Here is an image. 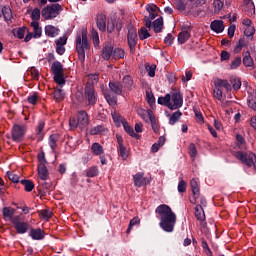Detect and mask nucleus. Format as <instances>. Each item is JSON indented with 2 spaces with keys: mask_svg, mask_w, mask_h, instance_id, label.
Here are the masks:
<instances>
[{
  "mask_svg": "<svg viewBox=\"0 0 256 256\" xmlns=\"http://www.w3.org/2000/svg\"><path fill=\"white\" fill-rule=\"evenodd\" d=\"M26 128L25 126L21 125H14L12 128V138L14 141H21L23 137L25 136Z\"/></svg>",
  "mask_w": 256,
  "mask_h": 256,
  "instance_id": "obj_8",
  "label": "nucleus"
},
{
  "mask_svg": "<svg viewBox=\"0 0 256 256\" xmlns=\"http://www.w3.org/2000/svg\"><path fill=\"white\" fill-rule=\"evenodd\" d=\"M27 101L28 103H30V105H37V101H39V96L37 95V93H32L28 96Z\"/></svg>",
  "mask_w": 256,
  "mask_h": 256,
  "instance_id": "obj_48",
  "label": "nucleus"
},
{
  "mask_svg": "<svg viewBox=\"0 0 256 256\" xmlns=\"http://www.w3.org/2000/svg\"><path fill=\"white\" fill-rule=\"evenodd\" d=\"M153 29L155 33H161V31H163V17H160L153 22Z\"/></svg>",
  "mask_w": 256,
  "mask_h": 256,
  "instance_id": "obj_32",
  "label": "nucleus"
},
{
  "mask_svg": "<svg viewBox=\"0 0 256 256\" xmlns=\"http://www.w3.org/2000/svg\"><path fill=\"white\" fill-rule=\"evenodd\" d=\"M49 146H50V149H52V151L55 152V149H57V135L55 134L50 135Z\"/></svg>",
  "mask_w": 256,
  "mask_h": 256,
  "instance_id": "obj_44",
  "label": "nucleus"
},
{
  "mask_svg": "<svg viewBox=\"0 0 256 256\" xmlns=\"http://www.w3.org/2000/svg\"><path fill=\"white\" fill-rule=\"evenodd\" d=\"M207 3V0H189L186 9L190 15L197 17L201 13V9L199 7H203Z\"/></svg>",
  "mask_w": 256,
  "mask_h": 256,
  "instance_id": "obj_4",
  "label": "nucleus"
},
{
  "mask_svg": "<svg viewBox=\"0 0 256 256\" xmlns=\"http://www.w3.org/2000/svg\"><path fill=\"white\" fill-rule=\"evenodd\" d=\"M52 73L53 75H62L63 74V64L61 62L56 61L52 64Z\"/></svg>",
  "mask_w": 256,
  "mask_h": 256,
  "instance_id": "obj_31",
  "label": "nucleus"
},
{
  "mask_svg": "<svg viewBox=\"0 0 256 256\" xmlns=\"http://www.w3.org/2000/svg\"><path fill=\"white\" fill-rule=\"evenodd\" d=\"M213 95L215 99L221 101V99H223V90H221V88H217L214 86Z\"/></svg>",
  "mask_w": 256,
  "mask_h": 256,
  "instance_id": "obj_51",
  "label": "nucleus"
},
{
  "mask_svg": "<svg viewBox=\"0 0 256 256\" xmlns=\"http://www.w3.org/2000/svg\"><path fill=\"white\" fill-rule=\"evenodd\" d=\"M54 81L55 83L63 87V85L65 84V77L63 76V74H55Z\"/></svg>",
  "mask_w": 256,
  "mask_h": 256,
  "instance_id": "obj_49",
  "label": "nucleus"
},
{
  "mask_svg": "<svg viewBox=\"0 0 256 256\" xmlns=\"http://www.w3.org/2000/svg\"><path fill=\"white\" fill-rule=\"evenodd\" d=\"M15 37L18 39H23L25 37V30L24 28H18L17 30H13Z\"/></svg>",
  "mask_w": 256,
  "mask_h": 256,
  "instance_id": "obj_58",
  "label": "nucleus"
},
{
  "mask_svg": "<svg viewBox=\"0 0 256 256\" xmlns=\"http://www.w3.org/2000/svg\"><path fill=\"white\" fill-rule=\"evenodd\" d=\"M86 175L87 177H97V175H99V168H97V166L89 168Z\"/></svg>",
  "mask_w": 256,
  "mask_h": 256,
  "instance_id": "obj_46",
  "label": "nucleus"
},
{
  "mask_svg": "<svg viewBox=\"0 0 256 256\" xmlns=\"http://www.w3.org/2000/svg\"><path fill=\"white\" fill-rule=\"evenodd\" d=\"M107 128L103 125H98L90 129V135H105Z\"/></svg>",
  "mask_w": 256,
  "mask_h": 256,
  "instance_id": "obj_26",
  "label": "nucleus"
},
{
  "mask_svg": "<svg viewBox=\"0 0 256 256\" xmlns=\"http://www.w3.org/2000/svg\"><path fill=\"white\" fill-rule=\"evenodd\" d=\"M244 35L246 37H253L255 35V27L247 26L244 30Z\"/></svg>",
  "mask_w": 256,
  "mask_h": 256,
  "instance_id": "obj_56",
  "label": "nucleus"
},
{
  "mask_svg": "<svg viewBox=\"0 0 256 256\" xmlns=\"http://www.w3.org/2000/svg\"><path fill=\"white\" fill-rule=\"evenodd\" d=\"M148 118L154 133H157V131H159V127L157 126V120L155 119V114H153V111L148 110Z\"/></svg>",
  "mask_w": 256,
  "mask_h": 256,
  "instance_id": "obj_30",
  "label": "nucleus"
},
{
  "mask_svg": "<svg viewBox=\"0 0 256 256\" xmlns=\"http://www.w3.org/2000/svg\"><path fill=\"white\" fill-rule=\"evenodd\" d=\"M102 57L106 61H109L110 57H113V47L111 45H106L102 50Z\"/></svg>",
  "mask_w": 256,
  "mask_h": 256,
  "instance_id": "obj_28",
  "label": "nucleus"
},
{
  "mask_svg": "<svg viewBox=\"0 0 256 256\" xmlns=\"http://www.w3.org/2000/svg\"><path fill=\"white\" fill-rule=\"evenodd\" d=\"M91 151L94 155L99 156V155H103V153H105V150L103 149V146L97 142H94L91 145Z\"/></svg>",
  "mask_w": 256,
  "mask_h": 256,
  "instance_id": "obj_25",
  "label": "nucleus"
},
{
  "mask_svg": "<svg viewBox=\"0 0 256 256\" xmlns=\"http://www.w3.org/2000/svg\"><path fill=\"white\" fill-rule=\"evenodd\" d=\"M189 155L192 159H195V157H197V148L195 147V144H190Z\"/></svg>",
  "mask_w": 256,
  "mask_h": 256,
  "instance_id": "obj_61",
  "label": "nucleus"
},
{
  "mask_svg": "<svg viewBox=\"0 0 256 256\" xmlns=\"http://www.w3.org/2000/svg\"><path fill=\"white\" fill-rule=\"evenodd\" d=\"M31 19L36 22L41 19V10L39 8H34L32 10Z\"/></svg>",
  "mask_w": 256,
  "mask_h": 256,
  "instance_id": "obj_45",
  "label": "nucleus"
},
{
  "mask_svg": "<svg viewBox=\"0 0 256 256\" xmlns=\"http://www.w3.org/2000/svg\"><path fill=\"white\" fill-rule=\"evenodd\" d=\"M102 93L109 105H117V96L113 95L109 90L102 89Z\"/></svg>",
  "mask_w": 256,
  "mask_h": 256,
  "instance_id": "obj_18",
  "label": "nucleus"
},
{
  "mask_svg": "<svg viewBox=\"0 0 256 256\" xmlns=\"http://www.w3.org/2000/svg\"><path fill=\"white\" fill-rule=\"evenodd\" d=\"M214 13H219L223 9V2L221 0H214L213 2Z\"/></svg>",
  "mask_w": 256,
  "mask_h": 256,
  "instance_id": "obj_53",
  "label": "nucleus"
},
{
  "mask_svg": "<svg viewBox=\"0 0 256 256\" xmlns=\"http://www.w3.org/2000/svg\"><path fill=\"white\" fill-rule=\"evenodd\" d=\"M2 214L5 221H11L12 217L15 215V209L12 207H4L2 209Z\"/></svg>",
  "mask_w": 256,
  "mask_h": 256,
  "instance_id": "obj_23",
  "label": "nucleus"
},
{
  "mask_svg": "<svg viewBox=\"0 0 256 256\" xmlns=\"http://www.w3.org/2000/svg\"><path fill=\"white\" fill-rule=\"evenodd\" d=\"M158 104L159 105H165V107H168L171 104V94H166L164 97L158 98Z\"/></svg>",
  "mask_w": 256,
  "mask_h": 256,
  "instance_id": "obj_34",
  "label": "nucleus"
},
{
  "mask_svg": "<svg viewBox=\"0 0 256 256\" xmlns=\"http://www.w3.org/2000/svg\"><path fill=\"white\" fill-rule=\"evenodd\" d=\"M63 11V7L60 4H52L42 10V17L45 19H55L59 13Z\"/></svg>",
  "mask_w": 256,
  "mask_h": 256,
  "instance_id": "obj_3",
  "label": "nucleus"
},
{
  "mask_svg": "<svg viewBox=\"0 0 256 256\" xmlns=\"http://www.w3.org/2000/svg\"><path fill=\"white\" fill-rule=\"evenodd\" d=\"M174 5L176 9H178V11H185L186 9V4H185V1L183 0H175Z\"/></svg>",
  "mask_w": 256,
  "mask_h": 256,
  "instance_id": "obj_55",
  "label": "nucleus"
},
{
  "mask_svg": "<svg viewBox=\"0 0 256 256\" xmlns=\"http://www.w3.org/2000/svg\"><path fill=\"white\" fill-rule=\"evenodd\" d=\"M45 35H47V37H57V35H59V28L53 25H47L45 26Z\"/></svg>",
  "mask_w": 256,
  "mask_h": 256,
  "instance_id": "obj_22",
  "label": "nucleus"
},
{
  "mask_svg": "<svg viewBox=\"0 0 256 256\" xmlns=\"http://www.w3.org/2000/svg\"><path fill=\"white\" fill-rule=\"evenodd\" d=\"M1 17L4 18V21H6V23H9V21L13 19V12L11 11V8L8 6L0 5V18Z\"/></svg>",
  "mask_w": 256,
  "mask_h": 256,
  "instance_id": "obj_11",
  "label": "nucleus"
},
{
  "mask_svg": "<svg viewBox=\"0 0 256 256\" xmlns=\"http://www.w3.org/2000/svg\"><path fill=\"white\" fill-rule=\"evenodd\" d=\"M63 97H64V95H63V90H56V91L54 92V99H55L56 101H62Z\"/></svg>",
  "mask_w": 256,
  "mask_h": 256,
  "instance_id": "obj_64",
  "label": "nucleus"
},
{
  "mask_svg": "<svg viewBox=\"0 0 256 256\" xmlns=\"http://www.w3.org/2000/svg\"><path fill=\"white\" fill-rule=\"evenodd\" d=\"M29 235L34 241H41L42 239H45V231L41 228L31 229Z\"/></svg>",
  "mask_w": 256,
  "mask_h": 256,
  "instance_id": "obj_13",
  "label": "nucleus"
},
{
  "mask_svg": "<svg viewBox=\"0 0 256 256\" xmlns=\"http://www.w3.org/2000/svg\"><path fill=\"white\" fill-rule=\"evenodd\" d=\"M109 89L112 93H115V95H121V93H123V85H121L120 82H110Z\"/></svg>",
  "mask_w": 256,
  "mask_h": 256,
  "instance_id": "obj_20",
  "label": "nucleus"
},
{
  "mask_svg": "<svg viewBox=\"0 0 256 256\" xmlns=\"http://www.w3.org/2000/svg\"><path fill=\"white\" fill-rule=\"evenodd\" d=\"M253 58L251 57V54L249 52H246L244 54V58H243V64L245 65V67H253Z\"/></svg>",
  "mask_w": 256,
  "mask_h": 256,
  "instance_id": "obj_38",
  "label": "nucleus"
},
{
  "mask_svg": "<svg viewBox=\"0 0 256 256\" xmlns=\"http://www.w3.org/2000/svg\"><path fill=\"white\" fill-rule=\"evenodd\" d=\"M214 87L218 89H221V87H224L226 91H231V84L229 83V81L221 78H216L214 80Z\"/></svg>",
  "mask_w": 256,
  "mask_h": 256,
  "instance_id": "obj_16",
  "label": "nucleus"
},
{
  "mask_svg": "<svg viewBox=\"0 0 256 256\" xmlns=\"http://www.w3.org/2000/svg\"><path fill=\"white\" fill-rule=\"evenodd\" d=\"M155 17H157V12H149V16H145V26L147 29H151V25H153L151 21H153Z\"/></svg>",
  "mask_w": 256,
  "mask_h": 256,
  "instance_id": "obj_36",
  "label": "nucleus"
},
{
  "mask_svg": "<svg viewBox=\"0 0 256 256\" xmlns=\"http://www.w3.org/2000/svg\"><path fill=\"white\" fill-rule=\"evenodd\" d=\"M128 45L130 47V52L135 53V47L137 45V29L133 25H128Z\"/></svg>",
  "mask_w": 256,
  "mask_h": 256,
  "instance_id": "obj_5",
  "label": "nucleus"
},
{
  "mask_svg": "<svg viewBox=\"0 0 256 256\" xmlns=\"http://www.w3.org/2000/svg\"><path fill=\"white\" fill-rule=\"evenodd\" d=\"M40 215L42 219H45L47 221L51 219V217H53V212H51L50 210H42Z\"/></svg>",
  "mask_w": 256,
  "mask_h": 256,
  "instance_id": "obj_57",
  "label": "nucleus"
},
{
  "mask_svg": "<svg viewBox=\"0 0 256 256\" xmlns=\"http://www.w3.org/2000/svg\"><path fill=\"white\" fill-rule=\"evenodd\" d=\"M138 35H139V39L141 41H143L145 39H149V37H151V34H149V31L145 27H142L140 29V31L138 32Z\"/></svg>",
  "mask_w": 256,
  "mask_h": 256,
  "instance_id": "obj_39",
  "label": "nucleus"
},
{
  "mask_svg": "<svg viewBox=\"0 0 256 256\" xmlns=\"http://www.w3.org/2000/svg\"><path fill=\"white\" fill-rule=\"evenodd\" d=\"M194 215L198 221L203 223L205 221V210H203V206H196Z\"/></svg>",
  "mask_w": 256,
  "mask_h": 256,
  "instance_id": "obj_24",
  "label": "nucleus"
},
{
  "mask_svg": "<svg viewBox=\"0 0 256 256\" xmlns=\"http://www.w3.org/2000/svg\"><path fill=\"white\" fill-rule=\"evenodd\" d=\"M7 177L12 181V183H19V175L13 172H7Z\"/></svg>",
  "mask_w": 256,
  "mask_h": 256,
  "instance_id": "obj_59",
  "label": "nucleus"
},
{
  "mask_svg": "<svg viewBox=\"0 0 256 256\" xmlns=\"http://www.w3.org/2000/svg\"><path fill=\"white\" fill-rule=\"evenodd\" d=\"M230 83L233 89H235L236 91L241 89V79H239L238 77H231Z\"/></svg>",
  "mask_w": 256,
  "mask_h": 256,
  "instance_id": "obj_40",
  "label": "nucleus"
},
{
  "mask_svg": "<svg viewBox=\"0 0 256 256\" xmlns=\"http://www.w3.org/2000/svg\"><path fill=\"white\" fill-rule=\"evenodd\" d=\"M112 119L117 127H121V125H123V122L126 121L124 118L121 117V115L117 113H112Z\"/></svg>",
  "mask_w": 256,
  "mask_h": 256,
  "instance_id": "obj_41",
  "label": "nucleus"
},
{
  "mask_svg": "<svg viewBox=\"0 0 256 256\" xmlns=\"http://www.w3.org/2000/svg\"><path fill=\"white\" fill-rule=\"evenodd\" d=\"M160 219V227L166 233H173L177 223V214L167 204L159 205L155 210Z\"/></svg>",
  "mask_w": 256,
  "mask_h": 256,
  "instance_id": "obj_1",
  "label": "nucleus"
},
{
  "mask_svg": "<svg viewBox=\"0 0 256 256\" xmlns=\"http://www.w3.org/2000/svg\"><path fill=\"white\" fill-rule=\"evenodd\" d=\"M143 176V173H138L133 176L135 187H143V185H149V181H147V178Z\"/></svg>",
  "mask_w": 256,
  "mask_h": 256,
  "instance_id": "obj_12",
  "label": "nucleus"
},
{
  "mask_svg": "<svg viewBox=\"0 0 256 256\" xmlns=\"http://www.w3.org/2000/svg\"><path fill=\"white\" fill-rule=\"evenodd\" d=\"M90 85H95L99 81V74H90L88 75Z\"/></svg>",
  "mask_w": 256,
  "mask_h": 256,
  "instance_id": "obj_62",
  "label": "nucleus"
},
{
  "mask_svg": "<svg viewBox=\"0 0 256 256\" xmlns=\"http://www.w3.org/2000/svg\"><path fill=\"white\" fill-rule=\"evenodd\" d=\"M245 47V42L243 39H240L237 45L234 47V53H241V50Z\"/></svg>",
  "mask_w": 256,
  "mask_h": 256,
  "instance_id": "obj_60",
  "label": "nucleus"
},
{
  "mask_svg": "<svg viewBox=\"0 0 256 256\" xmlns=\"http://www.w3.org/2000/svg\"><path fill=\"white\" fill-rule=\"evenodd\" d=\"M125 57V51L121 48H113L112 58L113 59H123Z\"/></svg>",
  "mask_w": 256,
  "mask_h": 256,
  "instance_id": "obj_35",
  "label": "nucleus"
},
{
  "mask_svg": "<svg viewBox=\"0 0 256 256\" xmlns=\"http://www.w3.org/2000/svg\"><path fill=\"white\" fill-rule=\"evenodd\" d=\"M85 98L87 99L89 105H95L97 103V93L95 92V87H93V85H86Z\"/></svg>",
  "mask_w": 256,
  "mask_h": 256,
  "instance_id": "obj_7",
  "label": "nucleus"
},
{
  "mask_svg": "<svg viewBox=\"0 0 256 256\" xmlns=\"http://www.w3.org/2000/svg\"><path fill=\"white\" fill-rule=\"evenodd\" d=\"M155 69H157V66L155 65L146 66V71L148 72L149 77H155Z\"/></svg>",
  "mask_w": 256,
  "mask_h": 256,
  "instance_id": "obj_63",
  "label": "nucleus"
},
{
  "mask_svg": "<svg viewBox=\"0 0 256 256\" xmlns=\"http://www.w3.org/2000/svg\"><path fill=\"white\" fill-rule=\"evenodd\" d=\"M22 185L25 187V191L31 192L35 189V184L31 180H21Z\"/></svg>",
  "mask_w": 256,
  "mask_h": 256,
  "instance_id": "obj_43",
  "label": "nucleus"
},
{
  "mask_svg": "<svg viewBox=\"0 0 256 256\" xmlns=\"http://www.w3.org/2000/svg\"><path fill=\"white\" fill-rule=\"evenodd\" d=\"M210 28L214 33H223L225 31V25L222 20H214L210 24Z\"/></svg>",
  "mask_w": 256,
  "mask_h": 256,
  "instance_id": "obj_14",
  "label": "nucleus"
},
{
  "mask_svg": "<svg viewBox=\"0 0 256 256\" xmlns=\"http://www.w3.org/2000/svg\"><path fill=\"white\" fill-rule=\"evenodd\" d=\"M118 152H119L120 157H122V159L124 161L128 159L129 150H127V148L125 146L118 147Z\"/></svg>",
  "mask_w": 256,
  "mask_h": 256,
  "instance_id": "obj_42",
  "label": "nucleus"
},
{
  "mask_svg": "<svg viewBox=\"0 0 256 256\" xmlns=\"http://www.w3.org/2000/svg\"><path fill=\"white\" fill-rule=\"evenodd\" d=\"M180 107H183V95L177 92L172 93V95H170L169 109L173 111L175 109H180Z\"/></svg>",
  "mask_w": 256,
  "mask_h": 256,
  "instance_id": "obj_6",
  "label": "nucleus"
},
{
  "mask_svg": "<svg viewBox=\"0 0 256 256\" xmlns=\"http://www.w3.org/2000/svg\"><path fill=\"white\" fill-rule=\"evenodd\" d=\"M78 127L80 129H85V127H87V125H89V115H87V112L85 111H80L78 113Z\"/></svg>",
  "mask_w": 256,
  "mask_h": 256,
  "instance_id": "obj_10",
  "label": "nucleus"
},
{
  "mask_svg": "<svg viewBox=\"0 0 256 256\" xmlns=\"http://www.w3.org/2000/svg\"><path fill=\"white\" fill-rule=\"evenodd\" d=\"M122 86L124 89L131 91V89H133V78H131L129 75L124 76L122 80Z\"/></svg>",
  "mask_w": 256,
  "mask_h": 256,
  "instance_id": "obj_29",
  "label": "nucleus"
},
{
  "mask_svg": "<svg viewBox=\"0 0 256 256\" xmlns=\"http://www.w3.org/2000/svg\"><path fill=\"white\" fill-rule=\"evenodd\" d=\"M14 227L17 233H19V235H25V233L29 231V223L27 222H20L16 224Z\"/></svg>",
  "mask_w": 256,
  "mask_h": 256,
  "instance_id": "obj_21",
  "label": "nucleus"
},
{
  "mask_svg": "<svg viewBox=\"0 0 256 256\" xmlns=\"http://www.w3.org/2000/svg\"><path fill=\"white\" fill-rule=\"evenodd\" d=\"M38 175L42 181H47L49 179V171L43 161L38 165Z\"/></svg>",
  "mask_w": 256,
  "mask_h": 256,
  "instance_id": "obj_15",
  "label": "nucleus"
},
{
  "mask_svg": "<svg viewBox=\"0 0 256 256\" xmlns=\"http://www.w3.org/2000/svg\"><path fill=\"white\" fill-rule=\"evenodd\" d=\"M30 27L33 29V38L34 39H39L43 33V29L39 26V22L37 21H32L30 23Z\"/></svg>",
  "mask_w": 256,
  "mask_h": 256,
  "instance_id": "obj_17",
  "label": "nucleus"
},
{
  "mask_svg": "<svg viewBox=\"0 0 256 256\" xmlns=\"http://www.w3.org/2000/svg\"><path fill=\"white\" fill-rule=\"evenodd\" d=\"M96 27L102 33L107 31V16L105 14L101 13L96 16Z\"/></svg>",
  "mask_w": 256,
  "mask_h": 256,
  "instance_id": "obj_9",
  "label": "nucleus"
},
{
  "mask_svg": "<svg viewBox=\"0 0 256 256\" xmlns=\"http://www.w3.org/2000/svg\"><path fill=\"white\" fill-rule=\"evenodd\" d=\"M123 127L126 133L130 135V137H134L135 139H139V134L135 133V130H133V127L129 125V123L126 121L123 122Z\"/></svg>",
  "mask_w": 256,
  "mask_h": 256,
  "instance_id": "obj_27",
  "label": "nucleus"
},
{
  "mask_svg": "<svg viewBox=\"0 0 256 256\" xmlns=\"http://www.w3.org/2000/svg\"><path fill=\"white\" fill-rule=\"evenodd\" d=\"M190 37H191V32H189V30H182L178 34V43H179V45H183V44L187 43V41H189Z\"/></svg>",
  "mask_w": 256,
  "mask_h": 256,
  "instance_id": "obj_19",
  "label": "nucleus"
},
{
  "mask_svg": "<svg viewBox=\"0 0 256 256\" xmlns=\"http://www.w3.org/2000/svg\"><path fill=\"white\" fill-rule=\"evenodd\" d=\"M182 115L183 113L179 110L170 115L169 125H175V123H177L179 119H181Z\"/></svg>",
  "mask_w": 256,
  "mask_h": 256,
  "instance_id": "obj_33",
  "label": "nucleus"
},
{
  "mask_svg": "<svg viewBox=\"0 0 256 256\" xmlns=\"http://www.w3.org/2000/svg\"><path fill=\"white\" fill-rule=\"evenodd\" d=\"M91 45L87 39V31L83 30L81 34L76 36V51L80 63H85V51L90 49Z\"/></svg>",
  "mask_w": 256,
  "mask_h": 256,
  "instance_id": "obj_2",
  "label": "nucleus"
},
{
  "mask_svg": "<svg viewBox=\"0 0 256 256\" xmlns=\"http://www.w3.org/2000/svg\"><path fill=\"white\" fill-rule=\"evenodd\" d=\"M146 97L149 105L153 107V105H155V95H153V92H149V90H147Z\"/></svg>",
  "mask_w": 256,
  "mask_h": 256,
  "instance_id": "obj_54",
  "label": "nucleus"
},
{
  "mask_svg": "<svg viewBox=\"0 0 256 256\" xmlns=\"http://www.w3.org/2000/svg\"><path fill=\"white\" fill-rule=\"evenodd\" d=\"M190 186L194 197H199V184L195 178L190 181Z\"/></svg>",
  "mask_w": 256,
  "mask_h": 256,
  "instance_id": "obj_37",
  "label": "nucleus"
},
{
  "mask_svg": "<svg viewBox=\"0 0 256 256\" xmlns=\"http://www.w3.org/2000/svg\"><path fill=\"white\" fill-rule=\"evenodd\" d=\"M248 107L256 111V96H249L247 99Z\"/></svg>",
  "mask_w": 256,
  "mask_h": 256,
  "instance_id": "obj_50",
  "label": "nucleus"
},
{
  "mask_svg": "<svg viewBox=\"0 0 256 256\" xmlns=\"http://www.w3.org/2000/svg\"><path fill=\"white\" fill-rule=\"evenodd\" d=\"M94 47H99V33L93 29L91 32Z\"/></svg>",
  "mask_w": 256,
  "mask_h": 256,
  "instance_id": "obj_47",
  "label": "nucleus"
},
{
  "mask_svg": "<svg viewBox=\"0 0 256 256\" xmlns=\"http://www.w3.org/2000/svg\"><path fill=\"white\" fill-rule=\"evenodd\" d=\"M241 56H237L234 60H232L230 64V69H237L241 65Z\"/></svg>",
  "mask_w": 256,
  "mask_h": 256,
  "instance_id": "obj_52",
  "label": "nucleus"
}]
</instances>
